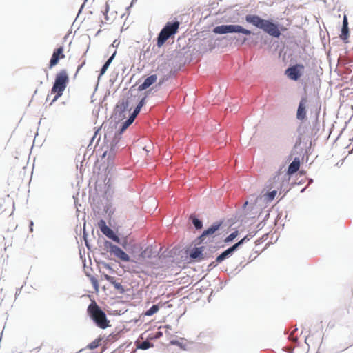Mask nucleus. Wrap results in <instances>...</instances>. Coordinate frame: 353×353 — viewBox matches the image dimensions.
Masks as SVG:
<instances>
[{"mask_svg":"<svg viewBox=\"0 0 353 353\" xmlns=\"http://www.w3.org/2000/svg\"><path fill=\"white\" fill-rule=\"evenodd\" d=\"M268 236V234H266V235H265V239H264V241H266V240H267Z\"/></svg>","mask_w":353,"mask_h":353,"instance_id":"f704fd0d","label":"nucleus"},{"mask_svg":"<svg viewBox=\"0 0 353 353\" xmlns=\"http://www.w3.org/2000/svg\"><path fill=\"white\" fill-rule=\"evenodd\" d=\"M159 310L158 305H152L149 310L144 312L145 316H150L157 313Z\"/></svg>","mask_w":353,"mask_h":353,"instance_id":"aec40b11","label":"nucleus"},{"mask_svg":"<svg viewBox=\"0 0 353 353\" xmlns=\"http://www.w3.org/2000/svg\"><path fill=\"white\" fill-rule=\"evenodd\" d=\"M252 235H246L243 238H242L237 243H244L245 241H248L250 240V237H252Z\"/></svg>","mask_w":353,"mask_h":353,"instance_id":"bb28decb","label":"nucleus"},{"mask_svg":"<svg viewBox=\"0 0 353 353\" xmlns=\"http://www.w3.org/2000/svg\"><path fill=\"white\" fill-rule=\"evenodd\" d=\"M230 228L223 221H216L202 232L199 239L200 241L216 238L221 239L229 233Z\"/></svg>","mask_w":353,"mask_h":353,"instance_id":"f257e3e1","label":"nucleus"},{"mask_svg":"<svg viewBox=\"0 0 353 353\" xmlns=\"http://www.w3.org/2000/svg\"><path fill=\"white\" fill-rule=\"evenodd\" d=\"M304 69L303 64H296L292 67L288 68L285 74L287 77L293 81H297L302 75V70Z\"/></svg>","mask_w":353,"mask_h":353,"instance_id":"0eeeda50","label":"nucleus"},{"mask_svg":"<svg viewBox=\"0 0 353 353\" xmlns=\"http://www.w3.org/2000/svg\"><path fill=\"white\" fill-rule=\"evenodd\" d=\"M152 347V344H151L149 341H143L141 344L138 345V347L142 350H147L150 347Z\"/></svg>","mask_w":353,"mask_h":353,"instance_id":"b1692460","label":"nucleus"},{"mask_svg":"<svg viewBox=\"0 0 353 353\" xmlns=\"http://www.w3.org/2000/svg\"><path fill=\"white\" fill-rule=\"evenodd\" d=\"M97 345H98V343H97V342L94 341V342H92V343L90 345V347L91 349H93V348L97 347Z\"/></svg>","mask_w":353,"mask_h":353,"instance_id":"c756f323","label":"nucleus"},{"mask_svg":"<svg viewBox=\"0 0 353 353\" xmlns=\"http://www.w3.org/2000/svg\"><path fill=\"white\" fill-rule=\"evenodd\" d=\"M248 23L262 29L265 32L274 37H279L280 30L277 26L269 20L263 19L257 15L249 14L245 17Z\"/></svg>","mask_w":353,"mask_h":353,"instance_id":"f03ea898","label":"nucleus"},{"mask_svg":"<svg viewBox=\"0 0 353 353\" xmlns=\"http://www.w3.org/2000/svg\"><path fill=\"white\" fill-rule=\"evenodd\" d=\"M104 278L106 281L110 283L114 288L118 290L120 293H123L125 292L124 288L123 287L121 283L117 282L114 277L111 276L108 274L104 275Z\"/></svg>","mask_w":353,"mask_h":353,"instance_id":"dca6fc26","label":"nucleus"},{"mask_svg":"<svg viewBox=\"0 0 353 353\" xmlns=\"http://www.w3.org/2000/svg\"><path fill=\"white\" fill-rule=\"evenodd\" d=\"M179 26L180 23L178 21L168 22L159 34L157 46L161 47L170 37H173L178 32Z\"/></svg>","mask_w":353,"mask_h":353,"instance_id":"39448f33","label":"nucleus"},{"mask_svg":"<svg viewBox=\"0 0 353 353\" xmlns=\"http://www.w3.org/2000/svg\"><path fill=\"white\" fill-rule=\"evenodd\" d=\"M32 226H33V222L30 221V231H32Z\"/></svg>","mask_w":353,"mask_h":353,"instance_id":"2f4dec72","label":"nucleus"},{"mask_svg":"<svg viewBox=\"0 0 353 353\" xmlns=\"http://www.w3.org/2000/svg\"><path fill=\"white\" fill-rule=\"evenodd\" d=\"M185 253L192 262L201 261L204 259L203 247L188 248L186 250Z\"/></svg>","mask_w":353,"mask_h":353,"instance_id":"6e6552de","label":"nucleus"},{"mask_svg":"<svg viewBox=\"0 0 353 353\" xmlns=\"http://www.w3.org/2000/svg\"><path fill=\"white\" fill-rule=\"evenodd\" d=\"M349 28H348V21L346 15L344 16L343 20V26L341 29V33L340 34V38L345 43L348 42L349 38Z\"/></svg>","mask_w":353,"mask_h":353,"instance_id":"4468645a","label":"nucleus"},{"mask_svg":"<svg viewBox=\"0 0 353 353\" xmlns=\"http://www.w3.org/2000/svg\"><path fill=\"white\" fill-rule=\"evenodd\" d=\"M162 336H163V333L161 332H157L155 334L154 338L155 339H159V338L161 337Z\"/></svg>","mask_w":353,"mask_h":353,"instance_id":"7c9ffc66","label":"nucleus"},{"mask_svg":"<svg viewBox=\"0 0 353 353\" xmlns=\"http://www.w3.org/2000/svg\"><path fill=\"white\" fill-rule=\"evenodd\" d=\"M98 226L102 233L107 237L114 241H119L118 236L114 234V231L106 225L104 220H100V221L98 223Z\"/></svg>","mask_w":353,"mask_h":353,"instance_id":"9b49d317","label":"nucleus"},{"mask_svg":"<svg viewBox=\"0 0 353 353\" xmlns=\"http://www.w3.org/2000/svg\"><path fill=\"white\" fill-rule=\"evenodd\" d=\"M91 280V283L94 288V290L96 291H98L99 290V283H98V281L97 280V279H95L94 277H92L90 279Z\"/></svg>","mask_w":353,"mask_h":353,"instance_id":"393cba45","label":"nucleus"},{"mask_svg":"<svg viewBox=\"0 0 353 353\" xmlns=\"http://www.w3.org/2000/svg\"><path fill=\"white\" fill-rule=\"evenodd\" d=\"M145 98H143L140 102L139 103V104L137 105L138 107H140L141 108L145 104Z\"/></svg>","mask_w":353,"mask_h":353,"instance_id":"c85d7f7f","label":"nucleus"},{"mask_svg":"<svg viewBox=\"0 0 353 353\" xmlns=\"http://www.w3.org/2000/svg\"><path fill=\"white\" fill-rule=\"evenodd\" d=\"M276 194H277V191L276 190H273V191H271L270 192L264 194L263 196L264 197V199L267 202H270V201H272L274 199V197L276 196Z\"/></svg>","mask_w":353,"mask_h":353,"instance_id":"412c9836","label":"nucleus"},{"mask_svg":"<svg viewBox=\"0 0 353 353\" xmlns=\"http://www.w3.org/2000/svg\"><path fill=\"white\" fill-rule=\"evenodd\" d=\"M307 99L306 97H303L299 103L296 117L299 120L303 121L306 118V103Z\"/></svg>","mask_w":353,"mask_h":353,"instance_id":"ddd939ff","label":"nucleus"},{"mask_svg":"<svg viewBox=\"0 0 353 353\" xmlns=\"http://www.w3.org/2000/svg\"><path fill=\"white\" fill-rule=\"evenodd\" d=\"M189 219L192 221V224L194 225L196 230H201L203 228L202 221L197 219L195 215L191 214L189 217Z\"/></svg>","mask_w":353,"mask_h":353,"instance_id":"a211bd4d","label":"nucleus"},{"mask_svg":"<svg viewBox=\"0 0 353 353\" xmlns=\"http://www.w3.org/2000/svg\"><path fill=\"white\" fill-rule=\"evenodd\" d=\"M85 245H87V247H88V249H90V244L87 243V244H85Z\"/></svg>","mask_w":353,"mask_h":353,"instance_id":"72a5a7b5","label":"nucleus"},{"mask_svg":"<svg viewBox=\"0 0 353 353\" xmlns=\"http://www.w3.org/2000/svg\"><path fill=\"white\" fill-rule=\"evenodd\" d=\"M157 80V76L156 74H152L146 78L144 82L139 85V90L142 91L148 88L151 85L154 83Z\"/></svg>","mask_w":353,"mask_h":353,"instance_id":"2eb2a0df","label":"nucleus"},{"mask_svg":"<svg viewBox=\"0 0 353 353\" xmlns=\"http://www.w3.org/2000/svg\"><path fill=\"white\" fill-rule=\"evenodd\" d=\"M134 121V119L130 117L129 119L123 123L121 129V132L125 131L128 128V126L132 123Z\"/></svg>","mask_w":353,"mask_h":353,"instance_id":"5701e85b","label":"nucleus"},{"mask_svg":"<svg viewBox=\"0 0 353 353\" xmlns=\"http://www.w3.org/2000/svg\"><path fill=\"white\" fill-rule=\"evenodd\" d=\"M85 62L83 61L80 65L78 66L76 73L74 74L75 77L77 75L78 72L82 68V67L85 65Z\"/></svg>","mask_w":353,"mask_h":353,"instance_id":"cd10ccee","label":"nucleus"},{"mask_svg":"<svg viewBox=\"0 0 353 353\" xmlns=\"http://www.w3.org/2000/svg\"><path fill=\"white\" fill-rule=\"evenodd\" d=\"M110 251L112 254H113L115 256L119 258L120 260L123 261H128L130 260L128 255L123 251L121 248L117 247L115 245L110 244Z\"/></svg>","mask_w":353,"mask_h":353,"instance_id":"f8f14e48","label":"nucleus"},{"mask_svg":"<svg viewBox=\"0 0 353 353\" xmlns=\"http://www.w3.org/2000/svg\"><path fill=\"white\" fill-rule=\"evenodd\" d=\"M248 204V201H246V202L244 203V205H243V208H245Z\"/></svg>","mask_w":353,"mask_h":353,"instance_id":"473e14b6","label":"nucleus"},{"mask_svg":"<svg viewBox=\"0 0 353 353\" xmlns=\"http://www.w3.org/2000/svg\"><path fill=\"white\" fill-rule=\"evenodd\" d=\"M114 54H113L108 59V61L105 63V64L103 65V66L102 67L101 70V75L103 74L105 71L107 70L108 68L109 67L110 63L112 62L113 58H114Z\"/></svg>","mask_w":353,"mask_h":353,"instance_id":"4be33fe9","label":"nucleus"},{"mask_svg":"<svg viewBox=\"0 0 353 353\" xmlns=\"http://www.w3.org/2000/svg\"><path fill=\"white\" fill-rule=\"evenodd\" d=\"M87 312L97 327L101 329H105L109 327L110 321L108 320L106 314L97 304L95 301H92L91 303L88 305Z\"/></svg>","mask_w":353,"mask_h":353,"instance_id":"20e7f679","label":"nucleus"},{"mask_svg":"<svg viewBox=\"0 0 353 353\" xmlns=\"http://www.w3.org/2000/svg\"><path fill=\"white\" fill-rule=\"evenodd\" d=\"M215 34H223L227 33H242L245 35L251 34V31L239 25H221L215 27L213 30Z\"/></svg>","mask_w":353,"mask_h":353,"instance_id":"423d86ee","label":"nucleus"},{"mask_svg":"<svg viewBox=\"0 0 353 353\" xmlns=\"http://www.w3.org/2000/svg\"><path fill=\"white\" fill-rule=\"evenodd\" d=\"M65 57V55L64 54V48L63 46H60L54 49L48 64V68L50 70L53 68L59 63L60 59H63Z\"/></svg>","mask_w":353,"mask_h":353,"instance_id":"1a4fd4ad","label":"nucleus"},{"mask_svg":"<svg viewBox=\"0 0 353 353\" xmlns=\"http://www.w3.org/2000/svg\"><path fill=\"white\" fill-rule=\"evenodd\" d=\"M300 167V161L298 158H295L294 161L290 164L288 170V172L290 174H292L297 172Z\"/></svg>","mask_w":353,"mask_h":353,"instance_id":"f3484780","label":"nucleus"},{"mask_svg":"<svg viewBox=\"0 0 353 353\" xmlns=\"http://www.w3.org/2000/svg\"><path fill=\"white\" fill-rule=\"evenodd\" d=\"M239 232L237 230H233L230 234H226V236H224V243H230L233 241L239 236Z\"/></svg>","mask_w":353,"mask_h":353,"instance_id":"6ab92c4d","label":"nucleus"},{"mask_svg":"<svg viewBox=\"0 0 353 353\" xmlns=\"http://www.w3.org/2000/svg\"><path fill=\"white\" fill-rule=\"evenodd\" d=\"M69 81L68 72L65 69H61L56 74L54 83L50 91V94H54V97L50 102V105L62 96Z\"/></svg>","mask_w":353,"mask_h":353,"instance_id":"7ed1b4c3","label":"nucleus"},{"mask_svg":"<svg viewBox=\"0 0 353 353\" xmlns=\"http://www.w3.org/2000/svg\"><path fill=\"white\" fill-rule=\"evenodd\" d=\"M240 245L241 244H234L233 246L230 247V248L224 251L223 253H221L220 255H219L216 257V260L212 262V263L210 265L214 267L216 266L218 263L222 262L227 258L232 256V254L234 253V251L237 250Z\"/></svg>","mask_w":353,"mask_h":353,"instance_id":"9d476101","label":"nucleus"},{"mask_svg":"<svg viewBox=\"0 0 353 353\" xmlns=\"http://www.w3.org/2000/svg\"><path fill=\"white\" fill-rule=\"evenodd\" d=\"M141 110V108L140 107H138L137 106L136 108L134 109L133 113L131 114V117L134 119H135L136 117L137 116V114L139 113Z\"/></svg>","mask_w":353,"mask_h":353,"instance_id":"a878e982","label":"nucleus"}]
</instances>
